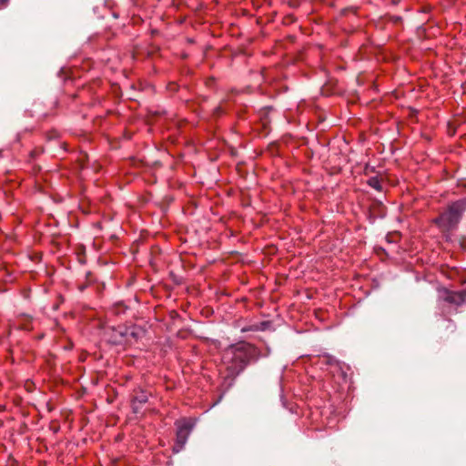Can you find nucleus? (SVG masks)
Returning <instances> with one entry per match:
<instances>
[{"label":"nucleus","mask_w":466,"mask_h":466,"mask_svg":"<svg viewBox=\"0 0 466 466\" xmlns=\"http://www.w3.org/2000/svg\"><path fill=\"white\" fill-rule=\"evenodd\" d=\"M260 356L259 349L250 343L240 342L228 347L223 354L227 371L224 383L227 384V388H230L246 367L250 362L257 361Z\"/></svg>","instance_id":"nucleus-1"},{"label":"nucleus","mask_w":466,"mask_h":466,"mask_svg":"<svg viewBox=\"0 0 466 466\" xmlns=\"http://www.w3.org/2000/svg\"><path fill=\"white\" fill-rule=\"evenodd\" d=\"M466 212V198L451 201L431 220L440 232L446 238L459 228Z\"/></svg>","instance_id":"nucleus-2"},{"label":"nucleus","mask_w":466,"mask_h":466,"mask_svg":"<svg viewBox=\"0 0 466 466\" xmlns=\"http://www.w3.org/2000/svg\"><path fill=\"white\" fill-rule=\"evenodd\" d=\"M177 439L176 443L173 447L174 452H179L186 444L187 438L190 434V431L193 428V424L189 421L184 420L181 421H177Z\"/></svg>","instance_id":"nucleus-3"},{"label":"nucleus","mask_w":466,"mask_h":466,"mask_svg":"<svg viewBox=\"0 0 466 466\" xmlns=\"http://www.w3.org/2000/svg\"><path fill=\"white\" fill-rule=\"evenodd\" d=\"M439 301L461 306L466 303V289L461 291H452L447 289H442L439 291Z\"/></svg>","instance_id":"nucleus-4"},{"label":"nucleus","mask_w":466,"mask_h":466,"mask_svg":"<svg viewBox=\"0 0 466 466\" xmlns=\"http://www.w3.org/2000/svg\"><path fill=\"white\" fill-rule=\"evenodd\" d=\"M129 334L128 327L112 328L111 341L113 344L119 345L127 341Z\"/></svg>","instance_id":"nucleus-5"},{"label":"nucleus","mask_w":466,"mask_h":466,"mask_svg":"<svg viewBox=\"0 0 466 466\" xmlns=\"http://www.w3.org/2000/svg\"><path fill=\"white\" fill-rule=\"evenodd\" d=\"M265 330H273V323L270 320H263L258 323L250 324L245 326L241 329V332L248 331H265Z\"/></svg>","instance_id":"nucleus-6"},{"label":"nucleus","mask_w":466,"mask_h":466,"mask_svg":"<svg viewBox=\"0 0 466 466\" xmlns=\"http://www.w3.org/2000/svg\"><path fill=\"white\" fill-rule=\"evenodd\" d=\"M148 397L147 392L141 390L132 398L133 412L137 414L140 412L141 406L147 402Z\"/></svg>","instance_id":"nucleus-7"},{"label":"nucleus","mask_w":466,"mask_h":466,"mask_svg":"<svg viewBox=\"0 0 466 466\" xmlns=\"http://www.w3.org/2000/svg\"><path fill=\"white\" fill-rule=\"evenodd\" d=\"M385 208L383 207L381 202H375L370 208V222H374L378 218L385 217Z\"/></svg>","instance_id":"nucleus-8"},{"label":"nucleus","mask_w":466,"mask_h":466,"mask_svg":"<svg viewBox=\"0 0 466 466\" xmlns=\"http://www.w3.org/2000/svg\"><path fill=\"white\" fill-rule=\"evenodd\" d=\"M319 361L322 365L327 366H339V361L333 356L329 354H324L319 357Z\"/></svg>","instance_id":"nucleus-9"},{"label":"nucleus","mask_w":466,"mask_h":466,"mask_svg":"<svg viewBox=\"0 0 466 466\" xmlns=\"http://www.w3.org/2000/svg\"><path fill=\"white\" fill-rule=\"evenodd\" d=\"M127 309V307L126 305H124V303L122 302H117L116 304H114L110 309V311L114 314V315H122V314H125L126 311Z\"/></svg>","instance_id":"nucleus-10"},{"label":"nucleus","mask_w":466,"mask_h":466,"mask_svg":"<svg viewBox=\"0 0 466 466\" xmlns=\"http://www.w3.org/2000/svg\"><path fill=\"white\" fill-rule=\"evenodd\" d=\"M367 184L377 191H382V185L377 177H371L368 179Z\"/></svg>","instance_id":"nucleus-11"},{"label":"nucleus","mask_w":466,"mask_h":466,"mask_svg":"<svg viewBox=\"0 0 466 466\" xmlns=\"http://www.w3.org/2000/svg\"><path fill=\"white\" fill-rule=\"evenodd\" d=\"M128 337H132L136 339L139 337V332L137 331L136 327L129 328V334Z\"/></svg>","instance_id":"nucleus-12"},{"label":"nucleus","mask_w":466,"mask_h":466,"mask_svg":"<svg viewBox=\"0 0 466 466\" xmlns=\"http://www.w3.org/2000/svg\"><path fill=\"white\" fill-rule=\"evenodd\" d=\"M449 328L451 329V331H454L455 329V324L451 320H450Z\"/></svg>","instance_id":"nucleus-13"},{"label":"nucleus","mask_w":466,"mask_h":466,"mask_svg":"<svg viewBox=\"0 0 466 466\" xmlns=\"http://www.w3.org/2000/svg\"><path fill=\"white\" fill-rule=\"evenodd\" d=\"M9 0H0V5L1 6H5L7 5Z\"/></svg>","instance_id":"nucleus-14"},{"label":"nucleus","mask_w":466,"mask_h":466,"mask_svg":"<svg viewBox=\"0 0 466 466\" xmlns=\"http://www.w3.org/2000/svg\"><path fill=\"white\" fill-rule=\"evenodd\" d=\"M400 20H401V17H400V16H394V17H393V21H394L395 23H397V22H399V21H400Z\"/></svg>","instance_id":"nucleus-15"}]
</instances>
